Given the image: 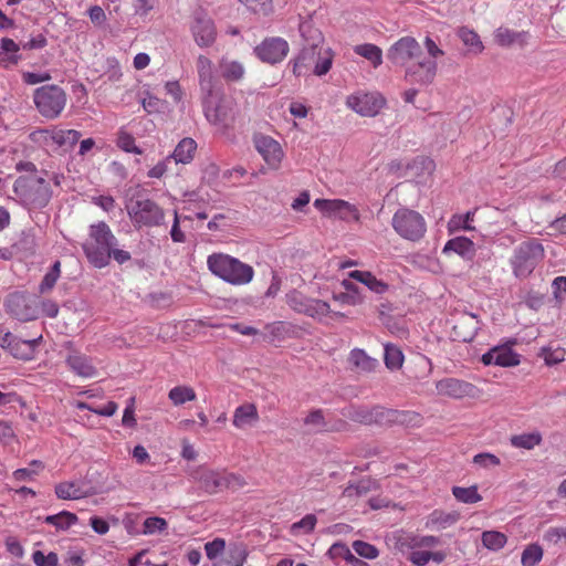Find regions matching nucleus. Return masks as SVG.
Returning a JSON list of instances; mask_svg holds the SVG:
<instances>
[{
  "label": "nucleus",
  "instance_id": "5701e85b",
  "mask_svg": "<svg viewBox=\"0 0 566 566\" xmlns=\"http://www.w3.org/2000/svg\"><path fill=\"white\" fill-rule=\"evenodd\" d=\"M259 421V413L253 403H244L234 410L233 426L244 430L254 426Z\"/></svg>",
  "mask_w": 566,
  "mask_h": 566
},
{
  "label": "nucleus",
  "instance_id": "4d7b16f0",
  "mask_svg": "<svg viewBox=\"0 0 566 566\" xmlns=\"http://www.w3.org/2000/svg\"><path fill=\"white\" fill-rule=\"evenodd\" d=\"M77 408L88 409V410L93 411L94 413L105 416V417H111L116 412L117 405L113 401H108L106 405H103V406H90L84 402H78Z\"/></svg>",
  "mask_w": 566,
  "mask_h": 566
},
{
  "label": "nucleus",
  "instance_id": "c9c22d12",
  "mask_svg": "<svg viewBox=\"0 0 566 566\" xmlns=\"http://www.w3.org/2000/svg\"><path fill=\"white\" fill-rule=\"evenodd\" d=\"M77 520L76 514L69 511H62L57 514L46 516L44 522L53 525L57 531H65L76 524Z\"/></svg>",
  "mask_w": 566,
  "mask_h": 566
},
{
  "label": "nucleus",
  "instance_id": "58836bf2",
  "mask_svg": "<svg viewBox=\"0 0 566 566\" xmlns=\"http://www.w3.org/2000/svg\"><path fill=\"white\" fill-rule=\"evenodd\" d=\"M17 245L21 251L25 252L29 255L35 254L38 249V238L35 229H24L20 234Z\"/></svg>",
  "mask_w": 566,
  "mask_h": 566
},
{
  "label": "nucleus",
  "instance_id": "7ed1b4c3",
  "mask_svg": "<svg viewBox=\"0 0 566 566\" xmlns=\"http://www.w3.org/2000/svg\"><path fill=\"white\" fill-rule=\"evenodd\" d=\"M114 247H117V239L106 222L99 221L90 226L88 238L82 244V249L93 266H107L111 261V249Z\"/></svg>",
  "mask_w": 566,
  "mask_h": 566
},
{
  "label": "nucleus",
  "instance_id": "4c0bfd02",
  "mask_svg": "<svg viewBox=\"0 0 566 566\" xmlns=\"http://www.w3.org/2000/svg\"><path fill=\"white\" fill-rule=\"evenodd\" d=\"M81 133L75 129H59L52 134L54 144L61 147H73L81 138Z\"/></svg>",
  "mask_w": 566,
  "mask_h": 566
},
{
  "label": "nucleus",
  "instance_id": "49530a36",
  "mask_svg": "<svg viewBox=\"0 0 566 566\" xmlns=\"http://www.w3.org/2000/svg\"><path fill=\"white\" fill-rule=\"evenodd\" d=\"M247 551L243 546H234L228 556L219 560L214 566H243L247 559Z\"/></svg>",
  "mask_w": 566,
  "mask_h": 566
},
{
  "label": "nucleus",
  "instance_id": "603ef678",
  "mask_svg": "<svg viewBox=\"0 0 566 566\" xmlns=\"http://www.w3.org/2000/svg\"><path fill=\"white\" fill-rule=\"evenodd\" d=\"M521 33H517L509 28L500 27L494 32V40L501 46H510L515 43L520 38Z\"/></svg>",
  "mask_w": 566,
  "mask_h": 566
},
{
  "label": "nucleus",
  "instance_id": "6ab92c4d",
  "mask_svg": "<svg viewBox=\"0 0 566 566\" xmlns=\"http://www.w3.org/2000/svg\"><path fill=\"white\" fill-rule=\"evenodd\" d=\"M314 207L328 216H338L342 219H346L348 217L358 219L357 209L344 200L316 199L314 201Z\"/></svg>",
  "mask_w": 566,
  "mask_h": 566
},
{
  "label": "nucleus",
  "instance_id": "a19ab883",
  "mask_svg": "<svg viewBox=\"0 0 566 566\" xmlns=\"http://www.w3.org/2000/svg\"><path fill=\"white\" fill-rule=\"evenodd\" d=\"M61 274V262L57 260L53 263L49 272L44 275L41 283L39 284V293H49L56 284Z\"/></svg>",
  "mask_w": 566,
  "mask_h": 566
},
{
  "label": "nucleus",
  "instance_id": "1a4fd4ad",
  "mask_svg": "<svg viewBox=\"0 0 566 566\" xmlns=\"http://www.w3.org/2000/svg\"><path fill=\"white\" fill-rule=\"evenodd\" d=\"M391 226L401 238L410 241L420 240L427 231L423 217L408 208H400L395 212Z\"/></svg>",
  "mask_w": 566,
  "mask_h": 566
},
{
  "label": "nucleus",
  "instance_id": "6e6d98bb",
  "mask_svg": "<svg viewBox=\"0 0 566 566\" xmlns=\"http://www.w3.org/2000/svg\"><path fill=\"white\" fill-rule=\"evenodd\" d=\"M249 10L254 13L268 15L272 12V0H240Z\"/></svg>",
  "mask_w": 566,
  "mask_h": 566
},
{
  "label": "nucleus",
  "instance_id": "0eeeda50",
  "mask_svg": "<svg viewBox=\"0 0 566 566\" xmlns=\"http://www.w3.org/2000/svg\"><path fill=\"white\" fill-rule=\"evenodd\" d=\"M201 102L207 120L227 127L234 118L232 101L226 98L218 86L201 92Z\"/></svg>",
  "mask_w": 566,
  "mask_h": 566
},
{
  "label": "nucleus",
  "instance_id": "2f4dec72",
  "mask_svg": "<svg viewBox=\"0 0 566 566\" xmlns=\"http://www.w3.org/2000/svg\"><path fill=\"white\" fill-rule=\"evenodd\" d=\"M543 442V437L539 431L524 432L514 434L510 438L512 447L524 450H533Z\"/></svg>",
  "mask_w": 566,
  "mask_h": 566
},
{
  "label": "nucleus",
  "instance_id": "6e6552de",
  "mask_svg": "<svg viewBox=\"0 0 566 566\" xmlns=\"http://www.w3.org/2000/svg\"><path fill=\"white\" fill-rule=\"evenodd\" d=\"M67 101L65 91L56 84H48L34 90L33 102L38 112L48 119L57 118Z\"/></svg>",
  "mask_w": 566,
  "mask_h": 566
},
{
  "label": "nucleus",
  "instance_id": "5fc2aeb1",
  "mask_svg": "<svg viewBox=\"0 0 566 566\" xmlns=\"http://www.w3.org/2000/svg\"><path fill=\"white\" fill-rule=\"evenodd\" d=\"M117 146L126 153L142 154V149L135 145L134 136L123 129L118 132Z\"/></svg>",
  "mask_w": 566,
  "mask_h": 566
},
{
  "label": "nucleus",
  "instance_id": "423d86ee",
  "mask_svg": "<svg viewBox=\"0 0 566 566\" xmlns=\"http://www.w3.org/2000/svg\"><path fill=\"white\" fill-rule=\"evenodd\" d=\"M13 191L30 209H42L52 198L50 185L43 177L20 176L13 184Z\"/></svg>",
  "mask_w": 566,
  "mask_h": 566
},
{
  "label": "nucleus",
  "instance_id": "ddd939ff",
  "mask_svg": "<svg viewBox=\"0 0 566 566\" xmlns=\"http://www.w3.org/2000/svg\"><path fill=\"white\" fill-rule=\"evenodd\" d=\"M290 51L286 40L275 36L263 40L255 49L256 56L265 63L276 64L285 59Z\"/></svg>",
  "mask_w": 566,
  "mask_h": 566
},
{
  "label": "nucleus",
  "instance_id": "473e14b6",
  "mask_svg": "<svg viewBox=\"0 0 566 566\" xmlns=\"http://www.w3.org/2000/svg\"><path fill=\"white\" fill-rule=\"evenodd\" d=\"M0 64L1 65H9V64H17L20 61V55H18V51L20 49V45L17 44L12 39L3 38L0 41Z\"/></svg>",
  "mask_w": 566,
  "mask_h": 566
},
{
  "label": "nucleus",
  "instance_id": "e2e57ef3",
  "mask_svg": "<svg viewBox=\"0 0 566 566\" xmlns=\"http://www.w3.org/2000/svg\"><path fill=\"white\" fill-rule=\"evenodd\" d=\"M32 559L36 566H56L57 565V555L55 553H49L45 555L41 551H35L32 554Z\"/></svg>",
  "mask_w": 566,
  "mask_h": 566
},
{
  "label": "nucleus",
  "instance_id": "bf43d9fd",
  "mask_svg": "<svg viewBox=\"0 0 566 566\" xmlns=\"http://www.w3.org/2000/svg\"><path fill=\"white\" fill-rule=\"evenodd\" d=\"M353 548L359 556L368 559H374L378 556V549L374 545L363 541H355Z\"/></svg>",
  "mask_w": 566,
  "mask_h": 566
},
{
  "label": "nucleus",
  "instance_id": "de8ad7c7",
  "mask_svg": "<svg viewBox=\"0 0 566 566\" xmlns=\"http://www.w3.org/2000/svg\"><path fill=\"white\" fill-rule=\"evenodd\" d=\"M311 298L297 290H292L285 294L286 304L298 314L303 313Z\"/></svg>",
  "mask_w": 566,
  "mask_h": 566
},
{
  "label": "nucleus",
  "instance_id": "c756f323",
  "mask_svg": "<svg viewBox=\"0 0 566 566\" xmlns=\"http://www.w3.org/2000/svg\"><path fill=\"white\" fill-rule=\"evenodd\" d=\"M197 70L199 76L200 92L209 91L210 88L217 86L213 81L211 61L208 57L203 55H200L198 57Z\"/></svg>",
  "mask_w": 566,
  "mask_h": 566
},
{
  "label": "nucleus",
  "instance_id": "79ce46f5",
  "mask_svg": "<svg viewBox=\"0 0 566 566\" xmlns=\"http://www.w3.org/2000/svg\"><path fill=\"white\" fill-rule=\"evenodd\" d=\"M452 494L459 502L467 504H474L482 500L475 485L469 488L453 486Z\"/></svg>",
  "mask_w": 566,
  "mask_h": 566
},
{
  "label": "nucleus",
  "instance_id": "cd10ccee",
  "mask_svg": "<svg viewBox=\"0 0 566 566\" xmlns=\"http://www.w3.org/2000/svg\"><path fill=\"white\" fill-rule=\"evenodd\" d=\"M458 518L459 516L457 513H447L441 510H434L427 516L424 526L429 530H444L453 525Z\"/></svg>",
  "mask_w": 566,
  "mask_h": 566
},
{
  "label": "nucleus",
  "instance_id": "4be33fe9",
  "mask_svg": "<svg viewBox=\"0 0 566 566\" xmlns=\"http://www.w3.org/2000/svg\"><path fill=\"white\" fill-rule=\"evenodd\" d=\"M66 363L70 368L81 377L91 378L97 374L92 360L81 353L74 352L70 354L66 358Z\"/></svg>",
  "mask_w": 566,
  "mask_h": 566
},
{
  "label": "nucleus",
  "instance_id": "393cba45",
  "mask_svg": "<svg viewBox=\"0 0 566 566\" xmlns=\"http://www.w3.org/2000/svg\"><path fill=\"white\" fill-rule=\"evenodd\" d=\"M342 286L346 292L334 293L333 300L338 302L342 305H359L364 302V297L361 296L360 289L349 280H343Z\"/></svg>",
  "mask_w": 566,
  "mask_h": 566
},
{
  "label": "nucleus",
  "instance_id": "7c9ffc66",
  "mask_svg": "<svg viewBox=\"0 0 566 566\" xmlns=\"http://www.w3.org/2000/svg\"><path fill=\"white\" fill-rule=\"evenodd\" d=\"M197 143L189 137L181 139L176 146L171 157L177 164H189L195 156Z\"/></svg>",
  "mask_w": 566,
  "mask_h": 566
},
{
  "label": "nucleus",
  "instance_id": "13d9d810",
  "mask_svg": "<svg viewBox=\"0 0 566 566\" xmlns=\"http://www.w3.org/2000/svg\"><path fill=\"white\" fill-rule=\"evenodd\" d=\"M247 485V482L243 476L223 471V490L229 489L237 491Z\"/></svg>",
  "mask_w": 566,
  "mask_h": 566
},
{
  "label": "nucleus",
  "instance_id": "412c9836",
  "mask_svg": "<svg viewBox=\"0 0 566 566\" xmlns=\"http://www.w3.org/2000/svg\"><path fill=\"white\" fill-rule=\"evenodd\" d=\"M352 370L358 374H369L379 367V361L370 357L364 349L354 348L348 356Z\"/></svg>",
  "mask_w": 566,
  "mask_h": 566
},
{
  "label": "nucleus",
  "instance_id": "338daca9",
  "mask_svg": "<svg viewBox=\"0 0 566 566\" xmlns=\"http://www.w3.org/2000/svg\"><path fill=\"white\" fill-rule=\"evenodd\" d=\"M328 554L332 558H344V559H353L355 558L353 554L350 553L349 548L342 543H335L331 546L328 549Z\"/></svg>",
  "mask_w": 566,
  "mask_h": 566
},
{
  "label": "nucleus",
  "instance_id": "f704fd0d",
  "mask_svg": "<svg viewBox=\"0 0 566 566\" xmlns=\"http://www.w3.org/2000/svg\"><path fill=\"white\" fill-rule=\"evenodd\" d=\"M354 52L368 60L375 69L382 63V51L376 44L364 43L355 45Z\"/></svg>",
  "mask_w": 566,
  "mask_h": 566
},
{
  "label": "nucleus",
  "instance_id": "3c124183",
  "mask_svg": "<svg viewBox=\"0 0 566 566\" xmlns=\"http://www.w3.org/2000/svg\"><path fill=\"white\" fill-rule=\"evenodd\" d=\"M458 34H459V38L462 40V42L467 46H470L475 52H482L483 44H482L480 36L478 35L476 32H474L473 30L468 29L465 27H462L459 29Z\"/></svg>",
  "mask_w": 566,
  "mask_h": 566
},
{
  "label": "nucleus",
  "instance_id": "f3484780",
  "mask_svg": "<svg viewBox=\"0 0 566 566\" xmlns=\"http://www.w3.org/2000/svg\"><path fill=\"white\" fill-rule=\"evenodd\" d=\"M254 145L256 150L270 167H279L283 158V150L281 145L275 139L265 135L255 136Z\"/></svg>",
  "mask_w": 566,
  "mask_h": 566
},
{
  "label": "nucleus",
  "instance_id": "9b49d317",
  "mask_svg": "<svg viewBox=\"0 0 566 566\" xmlns=\"http://www.w3.org/2000/svg\"><path fill=\"white\" fill-rule=\"evenodd\" d=\"M190 30L195 42L200 48L211 46L217 38V29L213 20L203 10H196L192 14Z\"/></svg>",
  "mask_w": 566,
  "mask_h": 566
},
{
  "label": "nucleus",
  "instance_id": "2eb2a0df",
  "mask_svg": "<svg viewBox=\"0 0 566 566\" xmlns=\"http://www.w3.org/2000/svg\"><path fill=\"white\" fill-rule=\"evenodd\" d=\"M6 307L10 315L21 322H28L38 317V308L33 301L22 293H13L6 301Z\"/></svg>",
  "mask_w": 566,
  "mask_h": 566
},
{
  "label": "nucleus",
  "instance_id": "9d476101",
  "mask_svg": "<svg viewBox=\"0 0 566 566\" xmlns=\"http://www.w3.org/2000/svg\"><path fill=\"white\" fill-rule=\"evenodd\" d=\"M128 216L137 228L159 227L165 222V212L150 199H137L126 206Z\"/></svg>",
  "mask_w": 566,
  "mask_h": 566
},
{
  "label": "nucleus",
  "instance_id": "20e7f679",
  "mask_svg": "<svg viewBox=\"0 0 566 566\" xmlns=\"http://www.w3.org/2000/svg\"><path fill=\"white\" fill-rule=\"evenodd\" d=\"M211 273L232 285H244L252 281L254 270L251 265L224 253H213L207 259Z\"/></svg>",
  "mask_w": 566,
  "mask_h": 566
},
{
  "label": "nucleus",
  "instance_id": "c85d7f7f",
  "mask_svg": "<svg viewBox=\"0 0 566 566\" xmlns=\"http://www.w3.org/2000/svg\"><path fill=\"white\" fill-rule=\"evenodd\" d=\"M378 489V484L370 478H364L356 483H349L343 491V496L348 500H355Z\"/></svg>",
  "mask_w": 566,
  "mask_h": 566
},
{
  "label": "nucleus",
  "instance_id": "864d4df0",
  "mask_svg": "<svg viewBox=\"0 0 566 566\" xmlns=\"http://www.w3.org/2000/svg\"><path fill=\"white\" fill-rule=\"evenodd\" d=\"M316 523H317L316 516L314 514H307L298 522H295L292 524L291 532L294 535H297L301 533L308 534L314 531Z\"/></svg>",
  "mask_w": 566,
  "mask_h": 566
},
{
  "label": "nucleus",
  "instance_id": "b1692460",
  "mask_svg": "<svg viewBox=\"0 0 566 566\" xmlns=\"http://www.w3.org/2000/svg\"><path fill=\"white\" fill-rule=\"evenodd\" d=\"M454 252L465 260H472L475 255V245L467 237H457L450 239L444 248L443 253Z\"/></svg>",
  "mask_w": 566,
  "mask_h": 566
},
{
  "label": "nucleus",
  "instance_id": "bb28decb",
  "mask_svg": "<svg viewBox=\"0 0 566 566\" xmlns=\"http://www.w3.org/2000/svg\"><path fill=\"white\" fill-rule=\"evenodd\" d=\"M304 424L311 432H328L339 431L343 427H345L346 423L340 421L337 427L328 426V423L325 421L323 412L321 410H314L305 417Z\"/></svg>",
  "mask_w": 566,
  "mask_h": 566
},
{
  "label": "nucleus",
  "instance_id": "72a5a7b5",
  "mask_svg": "<svg viewBox=\"0 0 566 566\" xmlns=\"http://www.w3.org/2000/svg\"><path fill=\"white\" fill-rule=\"evenodd\" d=\"M329 313L332 310L327 302L312 297L302 314L322 322Z\"/></svg>",
  "mask_w": 566,
  "mask_h": 566
},
{
  "label": "nucleus",
  "instance_id": "f257e3e1",
  "mask_svg": "<svg viewBox=\"0 0 566 566\" xmlns=\"http://www.w3.org/2000/svg\"><path fill=\"white\" fill-rule=\"evenodd\" d=\"M422 49L413 36H402L390 45L387 59L405 67V78L411 84L429 85L437 75V62L421 60Z\"/></svg>",
  "mask_w": 566,
  "mask_h": 566
},
{
  "label": "nucleus",
  "instance_id": "0e129e2a",
  "mask_svg": "<svg viewBox=\"0 0 566 566\" xmlns=\"http://www.w3.org/2000/svg\"><path fill=\"white\" fill-rule=\"evenodd\" d=\"M226 542L222 538H216L211 542L206 543L205 551L209 559H214L219 554L223 552Z\"/></svg>",
  "mask_w": 566,
  "mask_h": 566
},
{
  "label": "nucleus",
  "instance_id": "37998d69",
  "mask_svg": "<svg viewBox=\"0 0 566 566\" xmlns=\"http://www.w3.org/2000/svg\"><path fill=\"white\" fill-rule=\"evenodd\" d=\"M483 545L491 551H499L504 547L507 542L505 534L497 531H485L482 533Z\"/></svg>",
  "mask_w": 566,
  "mask_h": 566
},
{
  "label": "nucleus",
  "instance_id": "f03ea898",
  "mask_svg": "<svg viewBox=\"0 0 566 566\" xmlns=\"http://www.w3.org/2000/svg\"><path fill=\"white\" fill-rule=\"evenodd\" d=\"M316 35L305 39V43L298 55L293 60V74L304 75L313 67L317 76L325 75L332 67L333 53L331 49L324 48L321 33L315 30Z\"/></svg>",
  "mask_w": 566,
  "mask_h": 566
},
{
  "label": "nucleus",
  "instance_id": "dca6fc26",
  "mask_svg": "<svg viewBox=\"0 0 566 566\" xmlns=\"http://www.w3.org/2000/svg\"><path fill=\"white\" fill-rule=\"evenodd\" d=\"M347 105L363 116H375L385 105V99L376 93L352 95L347 98Z\"/></svg>",
  "mask_w": 566,
  "mask_h": 566
},
{
  "label": "nucleus",
  "instance_id": "e433bc0d",
  "mask_svg": "<svg viewBox=\"0 0 566 566\" xmlns=\"http://www.w3.org/2000/svg\"><path fill=\"white\" fill-rule=\"evenodd\" d=\"M384 361L388 369L397 370L402 366L403 354L401 349L394 344L385 345Z\"/></svg>",
  "mask_w": 566,
  "mask_h": 566
},
{
  "label": "nucleus",
  "instance_id": "a18cd8bd",
  "mask_svg": "<svg viewBox=\"0 0 566 566\" xmlns=\"http://www.w3.org/2000/svg\"><path fill=\"white\" fill-rule=\"evenodd\" d=\"M544 555V551L541 545L534 543L527 545L521 556V564L523 566H535L537 565Z\"/></svg>",
  "mask_w": 566,
  "mask_h": 566
},
{
  "label": "nucleus",
  "instance_id": "a211bd4d",
  "mask_svg": "<svg viewBox=\"0 0 566 566\" xmlns=\"http://www.w3.org/2000/svg\"><path fill=\"white\" fill-rule=\"evenodd\" d=\"M191 476L199 482L201 488L209 494L223 491V471H214L199 467L192 471Z\"/></svg>",
  "mask_w": 566,
  "mask_h": 566
},
{
  "label": "nucleus",
  "instance_id": "c03bdc74",
  "mask_svg": "<svg viewBox=\"0 0 566 566\" xmlns=\"http://www.w3.org/2000/svg\"><path fill=\"white\" fill-rule=\"evenodd\" d=\"M538 356L544 359L546 365L554 366L565 360L566 350L559 346H547L541 348Z\"/></svg>",
  "mask_w": 566,
  "mask_h": 566
},
{
  "label": "nucleus",
  "instance_id": "052dcab7",
  "mask_svg": "<svg viewBox=\"0 0 566 566\" xmlns=\"http://www.w3.org/2000/svg\"><path fill=\"white\" fill-rule=\"evenodd\" d=\"M144 534H155L157 532H161L167 527L166 520L161 517H148L145 520L143 524Z\"/></svg>",
  "mask_w": 566,
  "mask_h": 566
},
{
  "label": "nucleus",
  "instance_id": "f8f14e48",
  "mask_svg": "<svg viewBox=\"0 0 566 566\" xmlns=\"http://www.w3.org/2000/svg\"><path fill=\"white\" fill-rule=\"evenodd\" d=\"M41 337L25 340L7 332L0 335V347L17 359L31 360L35 356V349Z\"/></svg>",
  "mask_w": 566,
  "mask_h": 566
},
{
  "label": "nucleus",
  "instance_id": "774afa93",
  "mask_svg": "<svg viewBox=\"0 0 566 566\" xmlns=\"http://www.w3.org/2000/svg\"><path fill=\"white\" fill-rule=\"evenodd\" d=\"M88 17L93 24L102 27L106 22V14L102 7L93 6L87 11Z\"/></svg>",
  "mask_w": 566,
  "mask_h": 566
},
{
  "label": "nucleus",
  "instance_id": "8fccbe9b",
  "mask_svg": "<svg viewBox=\"0 0 566 566\" xmlns=\"http://www.w3.org/2000/svg\"><path fill=\"white\" fill-rule=\"evenodd\" d=\"M221 70H222V76L227 81H231V82L239 81L244 75L243 65L237 61L222 63Z\"/></svg>",
  "mask_w": 566,
  "mask_h": 566
},
{
  "label": "nucleus",
  "instance_id": "ea45409f",
  "mask_svg": "<svg viewBox=\"0 0 566 566\" xmlns=\"http://www.w3.org/2000/svg\"><path fill=\"white\" fill-rule=\"evenodd\" d=\"M55 495L61 500H78L83 491L75 482H61L55 485Z\"/></svg>",
  "mask_w": 566,
  "mask_h": 566
},
{
  "label": "nucleus",
  "instance_id": "09e8293b",
  "mask_svg": "<svg viewBox=\"0 0 566 566\" xmlns=\"http://www.w3.org/2000/svg\"><path fill=\"white\" fill-rule=\"evenodd\" d=\"M44 469V464L40 460H32L30 468L17 469L13 472V478L17 481H30L33 480Z\"/></svg>",
  "mask_w": 566,
  "mask_h": 566
},
{
  "label": "nucleus",
  "instance_id": "aec40b11",
  "mask_svg": "<svg viewBox=\"0 0 566 566\" xmlns=\"http://www.w3.org/2000/svg\"><path fill=\"white\" fill-rule=\"evenodd\" d=\"M479 329L480 322L476 315L472 313L462 314L458 318L457 324L453 326L457 339L464 343L471 342L475 337Z\"/></svg>",
  "mask_w": 566,
  "mask_h": 566
},
{
  "label": "nucleus",
  "instance_id": "680f3d73",
  "mask_svg": "<svg viewBox=\"0 0 566 566\" xmlns=\"http://www.w3.org/2000/svg\"><path fill=\"white\" fill-rule=\"evenodd\" d=\"M475 216V210L468 211L463 216H454L450 221V227H453L455 229L462 228L464 230H473L474 228L470 224L471 221H473Z\"/></svg>",
  "mask_w": 566,
  "mask_h": 566
},
{
  "label": "nucleus",
  "instance_id": "69168bd1",
  "mask_svg": "<svg viewBox=\"0 0 566 566\" xmlns=\"http://www.w3.org/2000/svg\"><path fill=\"white\" fill-rule=\"evenodd\" d=\"M473 462L480 467L489 468L500 465V459L492 453H479L474 455Z\"/></svg>",
  "mask_w": 566,
  "mask_h": 566
},
{
  "label": "nucleus",
  "instance_id": "4468645a",
  "mask_svg": "<svg viewBox=\"0 0 566 566\" xmlns=\"http://www.w3.org/2000/svg\"><path fill=\"white\" fill-rule=\"evenodd\" d=\"M516 340L513 339L509 344L497 345L489 349L482 355L481 361L485 365H494L500 367L517 366L521 361V356L512 349Z\"/></svg>",
  "mask_w": 566,
  "mask_h": 566
},
{
  "label": "nucleus",
  "instance_id": "39448f33",
  "mask_svg": "<svg viewBox=\"0 0 566 566\" xmlns=\"http://www.w3.org/2000/svg\"><path fill=\"white\" fill-rule=\"evenodd\" d=\"M544 258L545 249L538 239L528 238L522 241L510 258L513 275L520 280L528 277Z\"/></svg>",
  "mask_w": 566,
  "mask_h": 566
},
{
  "label": "nucleus",
  "instance_id": "a878e982",
  "mask_svg": "<svg viewBox=\"0 0 566 566\" xmlns=\"http://www.w3.org/2000/svg\"><path fill=\"white\" fill-rule=\"evenodd\" d=\"M349 279L356 280L364 285H366L371 292L376 294H384L388 291L389 285L378 280L371 272L369 271H358L354 270L348 273Z\"/></svg>",
  "mask_w": 566,
  "mask_h": 566
}]
</instances>
